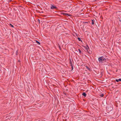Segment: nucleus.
I'll return each mask as SVG.
<instances>
[{
    "label": "nucleus",
    "mask_w": 121,
    "mask_h": 121,
    "mask_svg": "<svg viewBox=\"0 0 121 121\" xmlns=\"http://www.w3.org/2000/svg\"><path fill=\"white\" fill-rule=\"evenodd\" d=\"M17 51L16 52V54L17 55Z\"/></svg>",
    "instance_id": "nucleus-14"
},
{
    "label": "nucleus",
    "mask_w": 121,
    "mask_h": 121,
    "mask_svg": "<svg viewBox=\"0 0 121 121\" xmlns=\"http://www.w3.org/2000/svg\"><path fill=\"white\" fill-rule=\"evenodd\" d=\"M98 60L99 62L102 63L106 59L103 56H101L99 58Z\"/></svg>",
    "instance_id": "nucleus-1"
},
{
    "label": "nucleus",
    "mask_w": 121,
    "mask_h": 121,
    "mask_svg": "<svg viewBox=\"0 0 121 121\" xmlns=\"http://www.w3.org/2000/svg\"><path fill=\"white\" fill-rule=\"evenodd\" d=\"M91 23L92 24H94V21L93 20H92L91 22Z\"/></svg>",
    "instance_id": "nucleus-8"
},
{
    "label": "nucleus",
    "mask_w": 121,
    "mask_h": 121,
    "mask_svg": "<svg viewBox=\"0 0 121 121\" xmlns=\"http://www.w3.org/2000/svg\"><path fill=\"white\" fill-rule=\"evenodd\" d=\"M86 67L88 70H90V69L87 66H86Z\"/></svg>",
    "instance_id": "nucleus-9"
},
{
    "label": "nucleus",
    "mask_w": 121,
    "mask_h": 121,
    "mask_svg": "<svg viewBox=\"0 0 121 121\" xmlns=\"http://www.w3.org/2000/svg\"><path fill=\"white\" fill-rule=\"evenodd\" d=\"M100 96H101V97H103L104 96V95L103 94H102L101 95H100Z\"/></svg>",
    "instance_id": "nucleus-13"
},
{
    "label": "nucleus",
    "mask_w": 121,
    "mask_h": 121,
    "mask_svg": "<svg viewBox=\"0 0 121 121\" xmlns=\"http://www.w3.org/2000/svg\"><path fill=\"white\" fill-rule=\"evenodd\" d=\"M63 14L64 15H65L66 16H70V15H69L68 14L66 13H63Z\"/></svg>",
    "instance_id": "nucleus-5"
},
{
    "label": "nucleus",
    "mask_w": 121,
    "mask_h": 121,
    "mask_svg": "<svg viewBox=\"0 0 121 121\" xmlns=\"http://www.w3.org/2000/svg\"><path fill=\"white\" fill-rule=\"evenodd\" d=\"M82 95L84 96V97H86V93L85 92H83L82 94Z\"/></svg>",
    "instance_id": "nucleus-6"
},
{
    "label": "nucleus",
    "mask_w": 121,
    "mask_h": 121,
    "mask_svg": "<svg viewBox=\"0 0 121 121\" xmlns=\"http://www.w3.org/2000/svg\"><path fill=\"white\" fill-rule=\"evenodd\" d=\"M117 82H119V81H121V79H120V78H119V79H116V80H115Z\"/></svg>",
    "instance_id": "nucleus-4"
},
{
    "label": "nucleus",
    "mask_w": 121,
    "mask_h": 121,
    "mask_svg": "<svg viewBox=\"0 0 121 121\" xmlns=\"http://www.w3.org/2000/svg\"><path fill=\"white\" fill-rule=\"evenodd\" d=\"M10 26L12 27H14V26L13 25H12L11 24H10Z\"/></svg>",
    "instance_id": "nucleus-11"
},
{
    "label": "nucleus",
    "mask_w": 121,
    "mask_h": 121,
    "mask_svg": "<svg viewBox=\"0 0 121 121\" xmlns=\"http://www.w3.org/2000/svg\"><path fill=\"white\" fill-rule=\"evenodd\" d=\"M36 42L38 44H40V43L39 42V41H36Z\"/></svg>",
    "instance_id": "nucleus-7"
},
{
    "label": "nucleus",
    "mask_w": 121,
    "mask_h": 121,
    "mask_svg": "<svg viewBox=\"0 0 121 121\" xmlns=\"http://www.w3.org/2000/svg\"><path fill=\"white\" fill-rule=\"evenodd\" d=\"M78 50L79 52V53H80L81 52L79 49H78Z\"/></svg>",
    "instance_id": "nucleus-12"
},
{
    "label": "nucleus",
    "mask_w": 121,
    "mask_h": 121,
    "mask_svg": "<svg viewBox=\"0 0 121 121\" xmlns=\"http://www.w3.org/2000/svg\"><path fill=\"white\" fill-rule=\"evenodd\" d=\"M84 49L86 51L88 52L89 51V48L87 46V47H86L85 46H84Z\"/></svg>",
    "instance_id": "nucleus-2"
},
{
    "label": "nucleus",
    "mask_w": 121,
    "mask_h": 121,
    "mask_svg": "<svg viewBox=\"0 0 121 121\" xmlns=\"http://www.w3.org/2000/svg\"><path fill=\"white\" fill-rule=\"evenodd\" d=\"M56 8V7L55 6H54L53 5H52L51 7V8L52 9H53Z\"/></svg>",
    "instance_id": "nucleus-3"
},
{
    "label": "nucleus",
    "mask_w": 121,
    "mask_h": 121,
    "mask_svg": "<svg viewBox=\"0 0 121 121\" xmlns=\"http://www.w3.org/2000/svg\"><path fill=\"white\" fill-rule=\"evenodd\" d=\"M78 40L79 41H81L82 42V41L80 39V38H78Z\"/></svg>",
    "instance_id": "nucleus-10"
}]
</instances>
